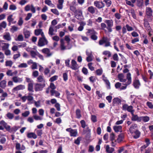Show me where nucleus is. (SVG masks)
<instances>
[{
  "label": "nucleus",
  "instance_id": "obj_1",
  "mask_svg": "<svg viewBox=\"0 0 153 153\" xmlns=\"http://www.w3.org/2000/svg\"><path fill=\"white\" fill-rule=\"evenodd\" d=\"M127 81L126 82L123 83L124 86H122L120 88V90H124L131 83V74L130 73H128L127 74Z\"/></svg>",
  "mask_w": 153,
  "mask_h": 153
},
{
  "label": "nucleus",
  "instance_id": "obj_2",
  "mask_svg": "<svg viewBox=\"0 0 153 153\" xmlns=\"http://www.w3.org/2000/svg\"><path fill=\"white\" fill-rule=\"evenodd\" d=\"M48 43V41L46 38L45 36H43L41 38H40L38 45L39 46L42 47L47 45Z\"/></svg>",
  "mask_w": 153,
  "mask_h": 153
},
{
  "label": "nucleus",
  "instance_id": "obj_3",
  "mask_svg": "<svg viewBox=\"0 0 153 153\" xmlns=\"http://www.w3.org/2000/svg\"><path fill=\"white\" fill-rule=\"evenodd\" d=\"M122 109L123 110L127 111H128L130 112L131 114L134 113V111L132 106H128L127 104H126L123 105Z\"/></svg>",
  "mask_w": 153,
  "mask_h": 153
},
{
  "label": "nucleus",
  "instance_id": "obj_4",
  "mask_svg": "<svg viewBox=\"0 0 153 153\" xmlns=\"http://www.w3.org/2000/svg\"><path fill=\"white\" fill-rule=\"evenodd\" d=\"M45 86V83H36L35 85V90L36 91H42Z\"/></svg>",
  "mask_w": 153,
  "mask_h": 153
},
{
  "label": "nucleus",
  "instance_id": "obj_5",
  "mask_svg": "<svg viewBox=\"0 0 153 153\" xmlns=\"http://www.w3.org/2000/svg\"><path fill=\"white\" fill-rule=\"evenodd\" d=\"M75 14V17L78 19L80 21L82 20L83 16L82 11L81 10L78 9Z\"/></svg>",
  "mask_w": 153,
  "mask_h": 153
},
{
  "label": "nucleus",
  "instance_id": "obj_6",
  "mask_svg": "<svg viewBox=\"0 0 153 153\" xmlns=\"http://www.w3.org/2000/svg\"><path fill=\"white\" fill-rule=\"evenodd\" d=\"M70 68L72 69L75 71L78 69L79 66L75 60L72 59L71 60V66H70Z\"/></svg>",
  "mask_w": 153,
  "mask_h": 153
},
{
  "label": "nucleus",
  "instance_id": "obj_7",
  "mask_svg": "<svg viewBox=\"0 0 153 153\" xmlns=\"http://www.w3.org/2000/svg\"><path fill=\"white\" fill-rule=\"evenodd\" d=\"M94 6L98 9L102 8L105 7V5L102 1H95L94 2Z\"/></svg>",
  "mask_w": 153,
  "mask_h": 153
},
{
  "label": "nucleus",
  "instance_id": "obj_8",
  "mask_svg": "<svg viewBox=\"0 0 153 153\" xmlns=\"http://www.w3.org/2000/svg\"><path fill=\"white\" fill-rule=\"evenodd\" d=\"M143 24L144 26L146 28V29L148 31L149 34L150 35V32L151 30V28L147 19H144Z\"/></svg>",
  "mask_w": 153,
  "mask_h": 153
},
{
  "label": "nucleus",
  "instance_id": "obj_9",
  "mask_svg": "<svg viewBox=\"0 0 153 153\" xmlns=\"http://www.w3.org/2000/svg\"><path fill=\"white\" fill-rule=\"evenodd\" d=\"M42 52L46 55V56L49 57L51 56L53 53L51 52L50 50L48 48H44L42 50Z\"/></svg>",
  "mask_w": 153,
  "mask_h": 153
},
{
  "label": "nucleus",
  "instance_id": "obj_10",
  "mask_svg": "<svg viewBox=\"0 0 153 153\" xmlns=\"http://www.w3.org/2000/svg\"><path fill=\"white\" fill-rule=\"evenodd\" d=\"M138 126L137 124H132L130 127L129 131L131 134H133L135 132L136 130H137Z\"/></svg>",
  "mask_w": 153,
  "mask_h": 153
},
{
  "label": "nucleus",
  "instance_id": "obj_11",
  "mask_svg": "<svg viewBox=\"0 0 153 153\" xmlns=\"http://www.w3.org/2000/svg\"><path fill=\"white\" fill-rule=\"evenodd\" d=\"M25 88V86L24 85H20L14 87L12 90L13 92H15L19 90H22Z\"/></svg>",
  "mask_w": 153,
  "mask_h": 153
},
{
  "label": "nucleus",
  "instance_id": "obj_12",
  "mask_svg": "<svg viewBox=\"0 0 153 153\" xmlns=\"http://www.w3.org/2000/svg\"><path fill=\"white\" fill-rule=\"evenodd\" d=\"M102 80L105 83L107 88L108 89H110V83L109 80L104 75H102Z\"/></svg>",
  "mask_w": 153,
  "mask_h": 153
},
{
  "label": "nucleus",
  "instance_id": "obj_13",
  "mask_svg": "<svg viewBox=\"0 0 153 153\" xmlns=\"http://www.w3.org/2000/svg\"><path fill=\"white\" fill-rule=\"evenodd\" d=\"M118 77L120 81L123 83L126 82L127 81V78H125L124 75L122 73L119 74L118 75Z\"/></svg>",
  "mask_w": 153,
  "mask_h": 153
},
{
  "label": "nucleus",
  "instance_id": "obj_14",
  "mask_svg": "<svg viewBox=\"0 0 153 153\" xmlns=\"http://www.w3.org/2000/svg\"><path fill=\"white\" fill-rule=\"evenodd\" d=\"M118 77L120 81L123 83L126 82L127 81V78H125L124 75L122 73L119 74L118 75Z\"/></svg>",
  "mask_w": 153,
  "mask_h": 153
},
{
  "label": "nucleus",
  "instance_id": "obj_15",
  "mask_svg": "<svg viewBox=\"0 0 153 153\" xmlns=\"http://www.w3.org/2000/svg\"><path fill=\"white\" fill-rule=\"evenodd\" d=\"M131 120L133 121H141L140 117H139L137 115H134V113L131 114Z\"/></svg>",
  "mask_w": 153,
  "mask_h": 153
},
{
  "label": "nucleus",
  "instance_id": "obj_16",
  "mask_svg": "<svg viewBox=\"0 0 153 153\" xmlns=\"http://www.w3.org/2000/svg\"><path fill=\"white\" fill-rule=\"evenodd\" d=\"M1 125L4 126L6 130L7 131H10V126L7 125V123L4 121L2 120L0 122Z\"/></svg>",
  "mask_w": 153,
  "mask_h": 153
},
{
  "label": "nucleus",
  "instance_id": "obj_17",
  "mask_svg": "<svg viewBox=\"0 0 153 153\" xmlns=\"http://www.w3.org/2000/svg\"><path fill=\"white\" fill-rule=\"evenodd\" d=\"M133 85L136 89H139L141 85L140 81L138 79L135 80L133 82Z\"/></svg>",
  "mask_w": 153,
  "mask_h": 153
},
{
  "label": "nucleus",
  "instance_id": "obj_18",
  "mask_svg": "<svg viewBox=\"0 0 153 153\" xmlns=\"http://www.w3.org/2000/svg\"><path fill=\"white\" fill-rule=\"evenodd\" d=\"M12 80L15 83H20L22 82L23 81L22 78L18 77L17 76H14L12 78Z\"/></svg>",
  "mask_w": 153,
  "mask_h": 153
},
{
  "label": "nucleus",
  "instance_id": "obj_19",
  "mask_svg": "<svg viewBox=\"0 0 153 153\" xmlns=\"http://www.w3.org/2000/svg\"><path fill=\"white\" fill-rule=\"evenodd\" d=\"M0 93L2 94L1 97L2 98L1 99V100H5V98L8 96V94L6 92H4V90L0 88Z\"/></svg>",
  "mask_w": 153,
  "mask_h": 153
},
{
  "label": "nucleus",
  "instance_id": "obj_20",
  "mask_svg": "<svg viewBox=\"0 0 153 153\" xmlns=\"http://www.w3.org/2000/svg\"><path fill=\"white\" fill-rule=\"evenodd\" d=\"M60 48L61 51H63L67 49H69L71 48V47L67 48L66 47L65 45V42L62 39H61L60 40Z\"/></svg>",
  "mask_w": 153,
  "mask_h": 153
},
{
  "label": "nucleus",
  "instance_id": "obj_21",
  "mask_svg": "<svg viewBox=\"0 0 153 153\" xmlns=\"http://www.w3.org/2000/svg\"><path fill=\"white\" fill-rule=\"evenodd\" d=\"M87 32H86V34L87 36L91 35V36L93 34H97V33L96 32L94 29H87Z\"/></svg>",
  "mask_w": 153,
  "mask_h": 153
},
{
  "label": "nucleus",
  "instance_id": "obj_22",
  "mask_svg": "<svg viewBox=\"0 0 153 153\" xmlns=\"http://www.w3.org/2000/svg\"><path fill=\"white\" fill-rule=\"evenodd\" d=\"M34 33L35 35L36 36H39V35H41L42 37L43 36H45L44 33L41 29H36L34 31Z\"/></svg>",
  "mask_w": 153,
  "mask_h": 153
},
{
  "label": "nucleus",
  "instance_id": "obj_23",
  "mask_svg": "<svg viewBox=\"0 0 153 153\" xmlns=\"http://www.w3.org/2000/svg\"><path fill=\"white\" fill-rule=\"evenodd\" d=\"M106 152L108 153H112L114 151V148L110 147L109 145H107L105 148Z\"/></svg>",
  "mask_w": 153,
  "mask_h": 153
},
{
  "label": "nucleus",
  "instance_id": "obj_24",
  "mask_svg": "<svg viewBox=\"0 0 153 153\" xmlns=\"http://www.w3.org/2000/svg\"><path fill=\"white\" fill-rule=\"evenodd\" d=\"M122 126H113V129L115 132H122Z\"/></svg>",
  "mask_w": 153,
  "mask_h": 153
},
{
  "label": "nucleus",
  "instance_id": "obj_25",
  "mask_svg": "<svg viewBox=\"0 0 153 153\" xmlns=\"http://www.w3.org/2000/svg\"><path fill=\"white\" fill-rule=\"evenodd\" d=\"M121 100L117 97L114 98L113 100V103L114 105H118L121 103Z\"/></svg>",
  "mask_w": 153,
  "mask_h": 153
},
{
  "label": "nucleus",
  "instance_id": "obj_26",
  "mask_svg": "<svg viewBox=\"0 0 153 153\" xmlns=\"http://www.w3.org/2000/svg\"><path fill=\"white\" fill-rule=\"evenodd\" d=\"M97 9L92 6L88 7V11L91 13L93 14L95 13V10Z\"/></svg>",
  "mask_w": 153,
  "mask_h": 153
},
{
  "label": "nucleus",
  "instance_id": "obj_27",
  "mask_svg": "<svg viewBox=\"0 0 153 153\" xmlns=\"http://www.w3.org/2000/svg\"><path fill=\"white\" fill-rule=\"evenodd\" d=\"M58 3L57 4V7L59 9H62L63 7L64 0H58Z\"/></svg>",
  "mask_w": 153,
  "mask_h": 153
},
{
  "label": "nucleus",
  "instance_id": "obj_28",
  "mask_svg": "<svg viewBox=\"0 0 153 153\" xmlns=\"http://www.w3.org/2000/svg\"><path fill=\"white\" fill-rule=\"evenodd\" d=\"M37 81L38 82L45 83V81L43 76L42 75H39L37 78Z\"/></svg>",
  "mask_w": 153,
  "mask_h": 153
},
{
  "label": "nucleus",
  "instance_id": "obj_29",
  "mask_svg": "<svg viewBox=\"0 0 153 153\" xmlns=\"http://www.w3.org/2000/svg\"><path fill=\"white\" fill-rule=\"evenodd\" d=\"M152 10L150 7H147L146 8V14L149 16H151L152 15Z\"/></svg>",
  "mask_w": 153,
  "mask_h": 153
},
{
  "label": "nucleus",
  "instance_id": "obj_30",
  "mask_svg": "<svg viewBox=\"0 0 153 153\" xmlns=\"http://www.w3.org/2000/svg\"><path fill=\"white\" fill-rule=\"evenodd\" d=\"M7 81L5 80H3L0 82V87L1 89H4L7 86Z\"/></svg>",
  "mask_w": 153,
  "mask_h": 153
},
{
  "label": "nucleus",
  "instance_id": "obj_31",
  "mask_svg": "<svg viewBox=\"0 0 153 153\" xmlns=\"http://www.w3.org/2000/svg\"><path fill=\"white\" fill-rule=\"evenodd\" d=\"M38 53L37 51L31 50L30 51V54L33 58H36V56H37Z\"/></svg>",
  "mask_w": 153,
  "mask_h": 153
},
{
  "label": "nucleus",
  "instance_id": "obj_32",
  "mask_svg": "<svg viewBox=\"0 0 153 153\" xmlns=\"http://www.w3.org/2000/svg\"><path fill=\"white\" fill-rule=\"evenodd\" d=\"M27 137L29 138H33L34 139H36L37 136L36 134L34 133L30 132L28 133Z\"/></svg>",
  "mask_w": 153,
  "mask_h": 153
},
{
  "label": "nucleus",
  "instance_id": "obj_33",
  "mask_svg": "<svg viewBox=\"0 0 153 153\" xmlns=\"http://www.w3.org/2000/svg\"><path fill=\"white\" fill-rule=\"evenodd\" d=\"M108 40V38L107 37H103L102 39L99 41V44L100 45H103L104 43H105Z\"/></svg>",
  "mask_w": 153,
  "mask_h": 153
},
{
  "label": "nucleus",
  "instance_id": "obj_34",
  "mask_svg": "<svg viewBox=\"0 0 153 153\" xmlns=\"http://www.w3.org/2000/svg\"><path fill=\"white\" fill-rule=\"evenodd\" d=\"M105 22L107 24L108 27H112L113 25V21L112 19L106 20Z\"/></svg>",
  "mask_w": 153,
  "mask_h": 153
},
{
  "label": "nucleus",
  "instance_id": "obj_35",
  "mask_svg": "<svg viewBox=\"0 0 153 153\" xmlns=\"http://www.w3.org/2000/svg\"><path fill=\"white\" fill-rule=\"evenodd\" d=\"M28 90L29 91L33 92V82L29 83L28 84Z\"/></svg>",
  "mask_w": 153,
  "mask_h": 153
},
{
  "label": "nucleus",
  "instance_id": "obj_36",
  "mask_svg": "<svg viewBox=\"0 0 153 153\" xmlns=\"http://www.w3.org/2000/svg\"><path fill=\"white\" fill-rule=\"evenodd\" d=\"M50 91L51 93V96H53L55 95L56 97H58L60 95V93L57 91L55 90L54 91Z\"/></svg>",
  "mask_w": 153,
  "mask_h": 153
},
{
  "label": "nucleus",
  "instance_id": "obj_37",
  "mask_svg": "<svg viewBox=\"0 0 153 153\" xmlns=\"http://www.w3.org/2000/svg\"><path fill=\"white\" fill-rule=\"evenodd\" d=\"M70 135L71 136L74 137H76L77 136V132L76 130L73 129L71 130Z\"/></svg>",
  "mask_w": 153,
  "mask_h": 153
},
{
  "label": "nucleus",
  "instance_id": "obj_38",
  "mask_svg": "<svg viewBox=\"0 0 153 153\" xmlns=\"http://www.w3.org/2000/svg\"><path fill=\"white\" fill-rule=\"evenodd\" d=\"M54 31L53 27L52 26H51L49 29L48 34L51 36L54 35L55 33H53Z\"/></svg>",
  "mask_w": 153,
  "mask_h": 153
},
{
  "label": "nucleus",
  "instance_id": "obj_39",
  "mask_svg": "<svg viewBox=\"0 0 153 153\" xmlns=\"http://www.w3.org/2000/svg\"><path fill=\"white\" fill-rule=\"evenodd\" d=\"M45 4L52 7H54L55 6L52 3L51 1L50 0H45Z\"/></svg>",
  "mask_w": 153,
  "mask_h": 153
},
{
  "label": "nucleus",
  "instance_id": "obj_40",
  "mask_svg": "<svg viewBox=\"0 0 153 153\" xmlns=\"http://www.w3.org/2000/svg\"><path fill=\"white\" fill-rule=\"evenodd\" d=\"M141 121L143 120L144 122H148L149 120V118L148 116L140 117Z\"/></svg>",
  "mask_w": 153,
  "mask_h": 153
},
{
  "label": "nucleus",
  "instance_id": "obj_41",
  "mask_svg": "<svg viewBox=\"0 0 153 153\" xmlns=\"http://www.w3.org/2000/svg\"><path fill=\"white\" fill-rule=\"evenodd\" d=\"M3 37L4 39L7 40L8 41H10L11 39L10 36V34L9 33H6L4 36Z\"/></svg>",
  "mask_w": 153,
  "mask_h": 153
},
{
  "label": "nucleus",
  "instance_id": "obj_42",
  "mask_svg": "<svg viewBox=\"0 0 153 153\" xmlns=\"http://www.w3.org/2000/svg\"><path fill=\"white\" fill-rule=\"evenodd\" d=\"M135 135L134 136V138L135 139H137L139 138L140 136V132L137 130H136L135 132H134Z\"/></svg>",
  "mask_w": 153,
  "mask_h": 153
},
{
  "label": "nucleus",
  "instance_id": "obj_43",
  "mask_svg": "<svg viewBox=\"0 0 153 153\" xmlns=\"http://www.w3.org/2000/svg\"><path fill=\"white\" fill-rule=\"evenodd\" d=\"M18 29L19 28L18 27L13 25L12 26L10 31L12 33H13L17 31Z\"/></svg>",
  "mask_w": 153,
  "mask_h": 153
},
{
  "label": "nucleus",
  "instance_id": "obj_44",
  "mask_svg": "<svg viewBox=\"0 0 153 153\" xmlns=\"http://www.w3.org/2000/svg\"><path fill=\"white\" fill-rule=\"evenodd\" d=\"M103 1L105 3L107 7H110L112 4V2L110 0H104Z\"/></svg>",
  "mask_w": 153,
  "mask_h": 153
},
{
  "label": "nucleus",
  "instance_id": "obj_45",
  "mask_svg": "<svg viewBox=\"0 0 153 153\" xmlns=\"http://www.w3.org/2000/svg\"><path fill=\"white\" fill-rule=\"evenodd\" d=\"M13 62L11 60H7L5 62V65L6 66L11 67L13 64Z\"/></svg>",
  "mask_w": 153,
  "mask_h": 153
},
{
  "label": "nucleus",
  "instance_id": "obj_46",
  "mask_svg": "<svg viewBox=\"0 0 153 153\" xmlns=\"http://www.w3.org/2000/svg\"><path fill=\"white\" fill-rule=\"evenodd\" d=\"M76 117L77 118H80L81 117V115L80 114V111L79 109H77L76 112Z\"/></svg>",
  "mask_w": 153,
  "mask_h": 153
},
{
  "label": "nucleus",
  "instance_id": "obj_47",
  "mask_svg": "<svg viewBox=\"0 0 153 153\" xmlns=\"http://www.w3.org/2000/svg\"><path fill=\"white\" fill-rule=\"evenodd\" d=\"M24 33L25 38H28L30 35V31L27 30H25V31H24Z\"/></svg>",
  "mask_w": 153,
  "mask_h": 153
},
{
  "label": "nucleus",
  "instance_id": "obj_48",
  "mask_svg": "<svg viewBox=\"0 0 153 153\" xmlns=\"http://www.w3.org/2000/svg\"><path fill=\"white\" fill-rule=\"evenodd\" d=\"M9 45L8 43H4L3 45L2 46V50H5L7 49L9 47Z\"/></svg>",
  "mask_w": 153,
  "mask_h": 153
},
{
  "label": "nucleus",
  "instance_id": "obj_49",
  "mask_svg": "<svg viewBox=\"0 0 153 153\" xmlns=\"http://www.w3.org/2000/svg\"><path fill=\"white\" fill-rule=\"evenodd\" d=\"M102 53L104 55H107L108 57H110L111 56V53L110 52L108 51H104Z\"/></svg>",
  "mask_w": 153,
  "mask_h": 153
},
{
  "label": "nucleus",
  "instance_id": "obj_50",
  "mask_svg": "<svg viewBox=\"0 0 153 153\" xmlns=\"http://www.w3.org/2000/svg\"><path fill=\"white\" fill-rule=\"evenodd\" d=\"M18 128L16 126H14L12 128H11L10 127V131H8L11 132H15L17 129Z\"/></svg>",
  "mask_w": 153,
  "mask_h": 153
},
{
  "label": "nucleus",
  "instance_id": "obj_51",
  "mask_svg": "<svg viewBox=\"0 0 153 153\" xmlns=\"http://www.w3.org/2000/svg\"><path fill=\"white\" fill-rule=\"evenodd\" d=\"M124 137V134L123 133H121L118 135V137L117 140L119 141H121L123 140V139Z\"/></svg>",
  "mask_w": 153,
  "mask_h": 153
},
{
  "label": "nucleus",
  "instance_id": "obj_52",
  "mask_svg": "<svg viewBox=\"0 0 153 153\" xmlns=\"http://www.w3.org/2000/svg\"><path fill=\"white\" fill-rule=\"evenodd\" d=\"M70 9L75 13L77 11V10L76 9V8L75 7L72 5L70 6Z\"/></svg>",
  "mask_w": 153,
  "mask_h": 153
},
{
  "label": "nucleus",
  "instance_id": "obj_53",
  "mask_svg": "<svg viewBox=\"0 0 153 153\" xmlns=\"http://www.w3.org/2000/svg\"><path fill=\"white\" fill-rule=\"evenodd\" d=\"M6 116L10 119H12L14 117L13 114L10 112L7 114Z\"/></svg>",
  "mask_w": 153,
  "mask_h": 153
},
{
  "label": "nucleus",
  "instance_id": "obj_54",
  "mask_svg": "<svg viewBox=\"0 0 153 153\" xmlns=\"http://www.w3.org/2000/svg\"><path fill=\"white\" fill-rule=\"evenodd\" d=\"M51 10L53 13L56 15H59V14L58 11L56 9H51Z\"/></svg>",
  "mask_w": 153,
  "mask_h": 153
},
{
  "label": "nucleus",
  "instance_id": "obj_55",
  "mask_svg": "<svg viewBox=\"0 0 153 153\" xmlns=\"http://www.w3.org/2000/svg\"><path fill=\"white\" fill-rule=\"evenodd\" d=\"M24 38L22 35H18L16 41H22L23 40Z\"/></svg>",
  "mask_w": 153,
  "mask_h": 153
},
{
  "label": "nucleus",
  "instance_id": "obj_56",
  "mask_svg": "<svg viewBox=\"0 0 153 153\" xmlns=\"http://www.w3.org/2000/svg\"><path fill=\"white\" fill-rule=\"evenodd\" d=\"M13 16L12 15H10L8 16L7 20L8 22H12L13 21L14 19L12 18Z\"/></svg>",
  "mask_w": 153,
  "mask_h": 153
},
{
  "label": "nucleus",
  "instance_id": "obj_57",
  "mask_svg": "<svg viewBox=\"0 0 153 153\" xmlns=\"http://www.w3.org/2000/svg\"><path fill=\"white\" fill-rule=\"evenodd\" d=\"M130 12L132 16L134 19H136V16L135 14L134 10L133 9H131Z\"/></svg>",
  "mask_w": 153,
  "mask_h": 153
},
{
  "label": "nucleus",
  "instance_id": "obj_58",
  "mask_svg": "<svg viewBox=\"0 0 153 153\" xmlns=\"http://www.w3.org/2000/svg\"><path fill=\"white\" fill-rule=\"evenodd\" d=\"M143 4V0H139L137 1V5L139 7H141Z\"/></svg>",
  "mask_w": 153,
  "mask_h": 153
},
{
  "label": "nucleus",
  "instance_id": "obj_59",
  "mask_svg": "<svg viewBox=\"0 0 153 153\" xmlns=\"http://www.w3.org/2000/svg\"><path fill=\"white\" fill-rule=\"evenodd\" d=\"M23 19L21 17L19 18L18 21V25L20 26H22L23 23Z\"/></svg>",
  "mask_w": 153,
  "mask_h": 153
},
{
  "label": "nucleus",
  "instance_id": "obj_60",
  "mask_svg": "<svg viewBox=\"0 0 153 153\" xmlns=\"http://www.w3.org/2000/svg\"><path fill=\"white\" fill-rule=\"evenodd\" d=\"M58 77V76L56 75H55L51 78L49 79V81L51 82H53L54 81L56 80Z\"/></svg>",
  "mask_w": 153,
  "mask_h": 153
},
{
  "label": "nucleus",
  "instance_id": "obj_61",
  "mask_svg": "<svg viewBox=\"0 0 153 153\" xmlns=\"http://www.w3.org/2000/svg\"><path fill=\"white\" fill-rule=\"evenodd\" d=\"M39 75V72L37 71H33L32 74V76L34 77H36L38 76Z\"/></svg>",
  "mask_w": 153,
  "mask_h": 153
},
{
  "label": "nucleus",
  "instance_id": "obj_62",
  "mask_svg": "<svg viewBox=\"0 0 153 153\" xmlns=\"http://www.w3.org/2000/svg\"><path fill=\"white\" fill-rule=\"evenodd\" d=\"M49 87L51 89L50 91H54L55 90V89L56 88V87L55 86L54 84L53 83H51L50 84Z\"/></svg>",
  "mask_w": 153,
  "mask_h": 153
},
{
  "label": "nucleus",
  "instance_id": "obj_63",
  "mask_svg": "<svg viewBox=\"0 0 153 153\" xmlns=\"http://www.w3.org/2000/svg\"><path fill=\"white\" fill-rule=\"evenodd\" d=\"M18 67L20 68H26L27 67V65L26 63H22L18 65Z\"/></svg>",
  "mask_w": 153,
  "mask_h": 153
},
{
  "label": "nucleus",
  "instance_id": "obj_64",
  "mask_svg": "<svg viewBox=\"0 0 153 153\" xmlns=\"http://www.w3.org/2000/svg\"><path fill=\"white\" fill-rule=\"evenodd\" d=\"M56 153H64L62 152V147L61 146H60L58 147L56 152Z\"/></svg>",
  "mask_w": 153,
  "mask_h": 153
}]
</instances>
